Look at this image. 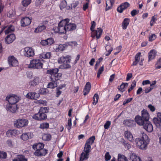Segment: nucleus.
I'll return each instance as SVG.
<instances>
[{
	"label": "nucleus",
	"instance_id": "56",
	"mask_svg": "<svg viewBox=\"0 0 161 161\" xmlns=\"http://www.w3.org/2000/svg\"><path fill=\"white\" fill-rule=\"evenodd\" d=\"M18 155V159L19 161H27V159L25 158V156L22 155Z\"/></svg>",
	"mask_w": 161,
	"mask_h": 161
},
{
	"label": "nucleus",
	"instance_id": "26",
	"mask_svg": "<svg viewBox=\"0 0 161 161\" xmlns=\"http://www.w3.org/2000/svg\"><path fill=\"white\" fill-rule=\"evenodd\" d=\"M135 120L136 122L139 125H143L146 122L140 116L137 115L136 116L135 118Z\"/></svg>",
	"mask_w": 161,
	"mask_h": 161
},
{
	"label": "nucleus",
	"instance_id": "55",
	"mask_svg": "<svg viewBox=\"0 0 161 161\" xmlns=\"http://www.w3.org/2000/svg\"><path fill=\"white\" fill-rule=\"evenodd\" d=\"M104 70V67L103 66L101 67L98 69V72L97 74V77L98 78L100 77V75L102 73Z\"/></svg>",
	"mask_w": 161,
	"mask_h": 161
},
{
	"label": "nucleus",
	"instance_id": "38",
	"mask_svg": "<svg viewBox=\"0 0 161 161\" xmlns=\"http://www.w3.org/2000/svg\"><path fill=\"white\" fill-rule=\"evenodd\" d=\"M46 28V26L45 25H40L35 29L34 32L35 33H39L45 30Z\"/></svg>",
	"mask_w": 161,
	"mask_h": 161
},
{
	"label": "nucleus",
	"instance_id": "37",
	"mask_svg": "<svg viewBox=\"0 0 161 161\" xmlns=\"http://www.w3.org/2000/svg\"><path fill=\"white\" fill-rule=\"evenodd\" d=\"M130 158L132 161H142L141 158L134 153H132L130 155Z\"/></svg>",
	"mask_w": 161,
	"mask_h": 161
},
{
	"label": "nucleus",
	"instance_id": "42",
	"mask_svg": "<svg viewBox=\"0 0 161 161\" xmlns=\"http://www.w3.org/2000/svg\"><path fill=\"white\" fill-rule=\"evenodd\" d=\"M91 149V145L86 143L85 145L84 149L83 151L85 153H89Z\"/></svg>",
	"mask_w": 161,
	"mask_h": 161
},
{
	"label": "nucleus",
	"instance_id": "14",
	"mask_svg": "<svg viewBox=\"0 0 161 161\" xmlns=\"http://www.w3.org/2000/svg\"><path fill=\"white\" fill-rule=\"evenodd\" d=\"M31 19L27 17L22 18L21 20V26H25L29 25L31 24Z\"/></svg>",
	"mask_w": 161,
	"mask_h": 161
},
{
	"label": "nucleus",
	"instance_id": "12",
	"mask_svg": "<svg viewBox=\"0 0 161 161\" xmlns=\"http://www.w3.org/2000/svg\"><path fill=\"white\" fill-rule=\"evenodd\" d=\"M143 127L147 131L151 132L153 130L152 125L149 121L145 122L143 126Z\"/></svg>",
	"mask_w": 161,
	"mask_h": 161
},
{
	"label": "nucleus",
	"instance_id": "4",
	"mask_svg": "<svg viewBox=\"0 0 161 161\" xmlns=\"http://www.w3.org/2000/svg\"><path fill=\"white\" fill-rule=\"evenodd\" d=\"M64 19L61 20L59 23L58 27L53 28V30L55 33H65L66 32V25L67 22Z\"/></svg>",
	"mask_w": 161,
	"mask_h": 161
},
{
	"label": "nucleus",
	"instance_id": "19",
	"mask_svg": "<svg viewBox=\"0 0 161 161\" xmlns=\"http://www.w3.org/2000/svg\"><path fill=\"white\" fill-rule=\"evenodd\" d=\"M123 123L125 126L129 127H132L135 125V122L133 120L130 119L124 120Z\"/></svg>",
	"mask_w": 161,
	"mask_h": 161
},
{
	"label": "nucleus",
	"instance_id": "53",
	"mask_svg": "<svg viewBox=\"0 0 161 161\" xmlns=\"http://www.w3.org/2000/svg\"><path fill=\"white\" fill-rule=\"evenodd\" d=\"M156 69H158L161 68V58H160L157 62L155 65Z\"/></svg>",
	"mask_w": 161,
	"mask_h": 161
},
{
	"label": "nucleus",
	"instance_id": "64",
	"mask_svg": "<svg viewBox=\"0 0 161 161\" xmlns=\"http://www.w3.org/2000/svg\"><path fill=\"white\" fill-rule=\"evenodd\" d=\"M46 89L41 88L39 90V92L40 94H45L46 93Z\"/></svg>",
	"mask_w": 161,
	"mask_h": 161
},
{
	"label": "nucleus",
	"instance_id": "13",
	"mask_svg": "<svg viewBox=\"0 0 161 161\" xmlns=\"http://www.w3.org/2000/svg\"><path fill=\"white\" fill-rule=\"evenodd\" d=\"M40 96L38 93L34 92H30L28 93L26 95V97L31 99H35L38 98Z\"/></svg>",
	"mask_w": 161,
	"mask_h": 161
},
{
	"label": "nucleus",
	"instance_id": "24",
	"mask_svg": "<svg viewBox=\"0 0 161 161\" xmlns=\"http://www.w3.org/2000/svg\"><path fill=\"white\" fill-rule=\"evenodd\" d=\"M146 122L148 121L149 119V115L146 110L144 109L142 111V117Z\"/></svg>",
	"mask_w": 161,
	"mask_h": 161
},
{
	"label": "nucleus",
	"instance_id": "57",
	"mask_svg": "<svg viewBox=\"0 0 161 161\" xmlns=\"http://www.w3.org/2000/svg\"><path fill=\"white\" fill-rule=\"evenodd\" d=\"M156 37L157 36L155 34H152L151 36H149V41L152 42L155 40L156 38Z\"/></svg>",
	"mask_w": 161,
	"mask_h": 161
},
{
	"label": "nucleus",
	"instance_id": "8",
	"mask_svg": "<svg viewBox=\"0 0 161 161\" xmlns=\"http://www.w3.org/2000/svg\"><path fill=\"white\" fill-rule=\"evenodd\" d=\"M6 100L8 102L9 104L16 105V103L19 101V98L17 95L10 94L6 97Z\"/></svg>",
	"mask_w": 161,
	"mask_h": 161
},
{
	"label": "nucleus",
	"instance_id": "60",
	"mask_svg": "<svg viewBox=\"0 0 161 161\" xmlns=\"http://www.w3.org/2000/svg\"><path fill=\"white\" fill-rule=\"evenodd\" d=\"M111 156L108 152H107L105 155V160L106 161H108L110 159Z\"/></svg>",
	"mask_w": 161,
	"mask_h": 161
},
{
	"label": "nucleus",
	"instance_id": "30",
	"mask_svg": "<svg viewBox=\"0 0 161 161\" xmlns=\"http://www.w3.org/2000/svg\"><path fill=\"white\" fill-rule=\"evenodd\" d=\"M40 80L38 77L35 76L33 80L29 82V85L31 86H35L40 82Z\"/></svg>",
	"mask_w": 161,
	"mask_h": 161
},
{
	"label": "nucleus",
	"instance_id": "50",
	"mask_svg": "<svg viewBox=\"0 0 161 161\" xmlns=\"http://www.w3.org/2000/svg\"><path fill=\"white\" fill-rule=\"evenodd\" d=\"M6 144L9 147H13L14 145V143L12 140L8 139L6 141Z\"/></svg>",
	"mask_w": 161,
	"mask_h": 161
},
{
	"label": "nucleus",
	"instance_id": "28",
	"mask_svg": "<svg viewBox=\"0 0 161 161\" xmlns=\"http://www.w3.org/2000/svg\"><path fill=\"white\" fill-rule=\"evenodd\" d=\"M157 52L154 50H151L148 53V61L153 59L156 55Z\"/></svg>",
	"mask_w": 161,
	"mask_h": 161
},
{
	"label": "nucleus",
	"instance_id": "33",
	"mask_svg": "<svg viewBox=\"0 0 161 161\" xmlns=\"http://www.w3.org/2000/svg\"><path fill=\"white\" fill-rule=\"evenodd\" d=\"M51 56L50 52H44L41 54L39 55V58H49Z\"/></svg>",
	"mask_w": 161,
	"mask_h": 161
},
{
	"label": "nucleus",
	"instance_id": "40",
	"mask_svg": "<svg viewBox=\"0 0 161 161\" xmlns=\"http://www.w3.org/2000/svg\"><path fill=\"white\" fill-rule=\"evenodd\" d=\"M117 161H128V160L125 155L119 154L118 155Z\"/></svg>",
	"mask_w": 161,
	"mask_h": 161
},
{
	"label": "nucleus",
	"instance_id": "39",
	"mask_svg": "<svg viewBox=\"0 0 161 161\" xmlns=\"http://www.w3.org/2000/svg\"><path fill=\"white\" fill-rule=\"evenodd\" d=\"M106 50L107 51V53H105V55L108 56L111 53L113 50V48L110 46L106 45L105 46Z\"/></svg>",
	"mask_w": 161,
	"mask_h": 161
},
{
	"label": "nucleus",
	"instance_id": "59",
	"mask_svg": "<svg viewBox=\"0 0 161 161\" xmlns=\"http://www.w3.org/2000/svg\"><path fill=\"white\" fill-rule=\"evenodd\" d=\"M111 125V122L109 121H107L104 124V127L106 129H108Z\"/></svg>",
	"mask_w": 161,
	"mask_h": 161
},
{
	"label": "nucleus",
	"instance_id": "41",
	"mask_svg": "<svg viewBox=\"0 0 161 161\" xmlns=\"http://www.w3.org/2000/svg\"><path fill=\"white\" fill-rule=\"evenodd\" d=\"M66 46V43L63 45L60 44L59 45L58 47L56 49V51L59 52L63 51Z\"/></svg>",
	"mask_w": 161,
	"mask_h": 161
},
{
	"label": "nucleus",
	"instance_id": "36",
	"mask_svg": "<svg viewBox=\"0 0 161 161\" xmlns=\"http://www.w3.org/2000/svg\"><path fill=\"white\" fill-rule=\"evenodd\" d=\"M114 0H108L106 2V10H108L111 8L114 4Z\"/></svg>",
	"mask_w": 161,
	"mask_h": 161
},
{
	"label": "nucleus",
	"instance_id": "1",
	"mask_svg": "<svg viewBox=\"0 0 161 161\" xmlns=\"http://www.w3.org/2000/svg\"><path fill=\"white\" fill-rule=\"evenodd\" d=\"M59 69L58 68L48 69L47 73L50 75V78L52 82H49L47 85V88L53 89L57 86V80H59L62 76V74L58 73Z\"/></svg>",
	"mask_w": 161,
	"mask_h": 161
},
{
	"label": "nucleus",
	"instance_id": "35",
	"mask_svg": "<svg viewBox=\"0 0 161 161\" xmlns=\"http://www.w3.org/2000/svg\"><path fill=\"white\" fill-rule=\"evenodd\" d=\"M44 145L43 144L39 143L33 145V148L34 150H39L44 149Z\"/></svg>",
	"mask_w": 161,
	"mask_h": 161
},
{
	"label": "nucleus",
	"instance_id": "45",
	"mask_svg": "<svg viewBox=\"0 0 161 161\" xmlns=\"http://www.w3.org/2000/svg\"><path fill=\"white\" fill-rule=\"evenodd\" d=\"M14 28L13 26L10 25L8 28L5 31L6 34H8L9 33L12 32L14 31Z\"/></svg>",
	"mask_w": 161,
	"mask_h": 161
},
{
	"label": "nucleus",
	"instance_id": "34",
	"mask_svg": "<svg viewBox=\"0 0 161 161\" xmlns=\"http://www.w3.org/2000/svg\"><path fill=\"white\" fill-rule=\"evenodd\" d=\"M130 19L128 18H125L122 24V27L123 29L125 30L129 25L130 22Z\"/></svg>",
	"mask_w": 161,
	"mask_h": 161
},
{
	"label": "nucleus",
	"instance_id": "9",
	"mask_svg": "<svg viewBox=\"0 0 161 161\" xmlns=\"http://www.w3.org/2000/svg\"><path fill=\"white\" fill-rule=\"evenodd\" d=\"M47 116L46 114L39 110L38 113L35 114L32 116V118L36 120H41L47 118Z\"/></svg>",
	"mask_w": 161,
	"mask_h": 161
},
{
	"label": "nucleus",
	"instance_id": "62",
	"mask_svg": "<svg viewBox=\"0 0 161 161\" xmlns=\"http://www.w3.org/2000/svg\"><path fill=\"white\" fill-rule=\"evenodd\" d=\"M141 55V53H137L135 57V60L136 61L139 62L140 59V57Z\"/></svg>",
	"mask_w": 161,
	"mask_h": 161
},
{
	"label": "nucleus",
	"instance_id": "20",
	"mask_svg": "<svg viewBox=\"0 0 161 161\" xmlns=\"http://www.w3.org/2000/svg\"><path fill=\"white\" fill-rule=\"evenodd\" d=\"M17 109L16 105L8 104L6 106V109L12 113H15Z\"/></svg>",
	"mask_w": 161,
	"mask_h": 161
},
{
	"label": "nucleus",
	"instance_id": "7",
	"mask_svg": "<svg viewBox=\"0 0 161 161\" xmlns=\"http://www.w3.org/2000/svg\"><path fill=\"white\" fill-rule=\"evenodd\" d=\"M28 123L27 119H19L14 121V126L18 128L26 126Z\"/></svg>",
	"mask_w": 161,
	"mask_h": 161
},
{
	"label": "nucleus",
	"instance_id": "44",
	"mask_svg": "<svg viewBox=\"0 0 161 161\" xmlns=\"http://www.w3.org/2000/svg\"><path fill=\"white\" fill-rule=\"evenodd\" d=\"M99 99L98 95L97 93H95L93 97V102L92 104L95 105L98 102V99Z\"/></svg>",
	"mask_w": 161,
	"mask_h": 161
},
{
	"label": "nucleus",
	"instance_id": "52",
	"mask_svg": "<svg viewBox=\"0 0 161 161\" xmlns=\"http://www.w3.org/2000/svg\"><path fill=\"white\" fill-rule=\"evenodd\" d=\"M67 46H70L72 47L76 46L77 45V42L75 41L69 42L66 43Z\"/></svg>",
	"mask_w": 161,
	"mask_h": 161
},
{
	"label": "nucleus",
	"instance_id": "32",
	"mask_svg": "<svg viewBox=\"0 0 161 161\" xmlns=\"http://www.w3.org/2000/svg\"><path fill=\"white\" fill-rule=\"evenodd\" d=\"M89 153L82 152L80 157L79 161H83L84 160L87 159L89 158Z\"/></svg>",
	"mask_w": 161,
	"mask_h": 161
},
{
	"label": "nucleus",
	"instance_id": "46",
	"mask_svg": "<svg viewBox=\"0 0 161 161\" xmlns=\"http://www.w3.org/2000/svg\"><path fill=\"white\" fill-rule=\"evenodd\" d=\"M51 138V136L50 134H44L42 137V139L44 140L47 141L50 140Z\"/></svg>",
	"mask_w": 161,
	"mask_h": 161
},
{
	"label": "nucleus",
	"instance_id": "5",
	"mask_svg": "<svg viewBox=\"0 0 161 161\" xmlns=\"http://www.w3.org/2000/svg\"><path fill=\"white\" fill-rule=\"evenodd\" d=\"M71 60V57L69 55H66L61 57L58 59V61L59 64H64V66L65 68H69L71 66L69 64Z\"/></svg>",
	"mask_w": 161,
	"mask_h": 161
},
{
	"label": "nucleus",
	"instance_id": "2",
	"mask_svg": "<svg viewBox=\"0 0 161 161\" xmlns=\"http://www.w3.org/2000/svg\"><path fill=\"white\" fill-rule=\"evenodd\" d=\"M137 146L141 149H145L148 144L149 141L147 136L144 134L141 138L136 139Z\"/></svg>",
	"mask_w": 161,
	"mask_h": 161
},
{
	"label": "nucleus",
	"instance_id": "23",
	"mask_svg": "<svg viewBox=\"0 0 161 161\" xmlns=\"http://www.w3.org/2000/svg\"><path fill=\"white\" fill-rule=\"evenodd\" d=\"M33 136L32 133L28 132L23 133L21 136V138L24 141H26L31 138Z\"/></svg>",
	"mask_w": 161,
	"mask_h": 161
},
{
	"label": "nucleus",
	"instance_id": "10",
	"mask_svg": "<svg viewBox=\"0 0 161 161\" xmlns=\"http://www.w3.org/2000/svg\"><path fill=\"white\" fill-rule=\"evenodd\" d=\"M24 55L28 57H33L34 55V50L31 47H25V48Z\"/></svg>",
	"mask_w": 161,
	"mask_h": 161
},
{
	"label": "nucleus",
	"instance_id": "51",
	"mask_svg": "<svg viewBox=\"0 0 161 161\" xmlns=\"http://www.w3.org/2000/svg\"><path fill=\"white\" fill-rule=\"evenodd\" d=\"M49 124L47 123H45L41 124L40 126V128L41 129H44L47 128L49 127Z\"/></svg>",
	"mask_w": 161,
	"mask_h": 161
},
{
	"label": "nucleus",
	"instance_id": "54",
	"mask_svg": "<svg viewBox=\"0 0 161 161\" xmlns=\"http://www.w3.org/2000/svg\"><path fill=\"white\" fill-rule=\"evenodd\" d=\"M7 153L3 151H0V158L4 159L7 157Z\"/></svg>",
	"mask_w": 161,
	"mask_h": 161
},
{
	"label": "nucleus",
	"instance_id": "63",
	"mask_svg": "<svg viewBox=\"0 0 161 161\" xmlns=\"http://www.w3.org/2000/svg\"><path fill=\"white\" fill-rule=\"evenodd\" d=\"M49 109V108L48 107H41L40 108V110L45 114V113L47 112V111Z\"/></svg>",
	"mask_w": 161,
	"mask_h": 161
},
{
	"label": "nucleus",
	"instance_id": "48",
	"mask_svg": "<svg viewBox=\"0 0 161 161\" xmlns=\"http://www.w3.org/2000/svg\"><path fill=\"white\" fill-rule=\"evenodd\" d=\"M157 20V15H155L153 16L151 18L150 21V25L151 26H153V24L156 22Z\"/></svg>",
	"mask_w": 161,
	"mask_h": 161
},
{
	"label": "nucleus",
	"instance_id": "3",
	"mask_svg": "<svg viewBox=\"0 0 161 161\" xmlns=\"http://www.w3.org/2000/svg\"><path fill=\"white\" fill-rule=\"evenodd\" d=\"M96 26V23L94 21H93L91 22V26L90 28V30L92 31L91 36L93 38H95L96 37L97 39H99L101 36L103 30L100 28H98L97 29L98 31L94 30Z\"/></svg>",
	"mask_w": 161,
	"mask_h": 161
},
{
	"label": "nucleus",
	"instance_id": "31",
	"mask_svg": "<svg viewBox=\"0 0 161 161\" xmlns=\"http://www.w3.org/2000/svg\"><path fill=\"white\" fill-rule=\"evenodd\" d=\"M128 86V83L123 82L120 86L118 87L119 90L121 92H124L125 90V88H127Z\"/></svg>",
	"mask_w": 161,
	"mask_h": 161
},
{
	"label": "nucleus",
	"instance_id": "18",
	"mask_svg": "<svg viewBox=\"0 0 161 161\" xmlns=\"http://www.w3.org/2000/svg\"><path fill=\"white\" fill-rule=\"evenodd\" d=\"M47 153V150L45 149H42L36 150L35 152L34 153V154L36 156H45Z\"/></svg>",
	"mask_w": 161,
	"mask_h": 161
},
{
	"label": "nucleus",
	"instance_id": "11",
	"mask_svg": "<svg viewBox=\"0 0 161 161\" xmlns=\"http://www.w3.org/2000/svg\"><path fill=\"white\" fill-rule=\"evenodd\" d=\"M65 20L67 22L66 25V32L75 30L76 28V25L73 23H69V20L68 19H66Z\"/></svg>",
	"mask_w": 161,
	"mask_h": 161
},
{
	"label": "nucleus",
	"instance_id": "27",
	"mask_svg": "<svg viewBox=\"0 0 161 161\" xmlns=\"http://www.w3.org/2000/svg\"><path fill=\"white\" fill-rule=\"evenodd\" d=\"M153 121L156 125H158L161 124V113L158 112L157 113V117L153 119Z\"/></svg>",
	"mask_w": 161,
	"mask_h": 161
},
{
	"label": "nucleus",
	"instance_id": "43",
	"mask_svg": "<svg viewBox=\"0 0 161 161\" xmlns=\"http://www.w3.org/2000/svg\"><path fill=\"white\" fill-rule=\"evenodd\" d=\"M95 140V137L94 136H92L90 137L86 141V143L91 145H92L93 143Z\"/></svg>",
	"mask_w": 161,
	"mask_h": 161
},
{
	"label": "nucleus",
	"instance_id": "17",
	"mask_svg": "<svg viewBox=\"0 0 161 161\" xmlns=\"http://www.w3.org/2000/svg\"><path fill=\"white\" fill-rule=\"evenodd\" d=\"M129 6L130 4L128 3L125 2L122 3L117 8V10L119 12L121 13L124 10L127 8Z\"/></svg>",
	"mask_w": 161,
	"mask_h": 161
},
{
	"label": "nucleus",
	"instance_id": "21",
	"mask_svg": "<svg viewBox=\"0 0 161 161\" xmlns=\"http://www.w3.org/2000/svg\"><path fill=\"white\" fill-rule=\"evenodd\" d=\"M54 41L52 38H49L46 40H43L41 41V43L44 46L50 45L54 43Z\"/></svg>",
	"mask_w": 161,
	"mask_h": 161
},
{
	"label": "nucleus",
	"instance_id": "22",
	"mask_svg": "<svg viewBox=\"0 0 161 161\" xmlns=\"http://www.w3.org/2000/svg\"><path fill=\"white\" fill-rule=\"evenodd\" d=\"M15 39V36L14 34H11L7 36L5 38V42L7 44L12 43Z\"/></svg>",
	"mask_w": 161,
	"mask_h": 161
},
{
	"label": "nucleus",
	"instance_id": "16",
	"mask_svg": "<svg viewBox=\"0 0 161 161\" xmlns=\"http://www.w3.org/2000/svg\"><path fill=\"white\" fill-rule=\"evenodd\" d=\"M20 134L19 131L15 130H8L6 133V136L7 137H10L12 136H15Z\"/></svg>",
	"mask_w": 161,
	"mask_h": 161
},
{
	"label": "nucleus",
	"instance_id": "6",
	"mask_svg": "<svg viewBox=\"0 0 161 161\" xmlns=\"http://www.w3.org/2000/svg\"><path fill=\"white\" fill-rule=\"evenodd\" d=\"M43 64L39 59H33L31 61L30 63L28 65L29 68L40 69L42 68Z\"/></svg>",
	"mask_w": 161,
	"mask_h": 161
},
{
	"label": "nucleus",
	"instance_id": "15",
	"mask_svg": "<svg viewBox=\"0 0 161 161\" xmlns=\"http://www.w3.org/2000/svg\"><path fill=\"white\" fill-rule=\"evenodd\" d=\"M8 61L9 65L12 66H16L18 65V61L14 56L9 57Z\"/></svg>",
	"mask_w": 161,
	"mask_h": 161
},
{
	"label": "nucleus",
	"instance_id": "61",
	"mask_svg": "<svg viewBox=\"0 0 161 161\" xmlns=\"http://www.w3.org/2000/svg\"><path fill=\"white\" fill-rule=\"evenodd\" d=\"M47 101L45 100H38L37 101V103L40 104H42L43 105H46Z\"/></svg>",
	"mask_w": 161,
	"mask_h": 161
},
{
	"label": "nucleus",
	"instance_id": "58",
	"mask_svg": "<svg viewBox=\"0 0 161 161\" xmlns=\"http://www.w3.org/2000/svg\"><path fill=\"white\" fill-rule=\"evenodd\" d=\"M72 120L71 118H69L68 120V125H67V129L69 131L71 128Z\"/></svg>",
	"mask_w": 161,
	"mask_h": 161
},
{
	"label": "nucleus",
	"instance_id": "47",
	"mask_svg": "<svg viewBox=\"0 0 161 161\" xmlns=\"http://www.w3.org/2000/svg\"><path fill=\"white\" fill-rule=\"evenodd\" d=\"M31 0H23L22 1L21 3L23 6L26 7L29 5L31 3Z\"/></svg>",
	"mask_w": 161,
	"mask_h": 161
},
{
	"label": "nucleus",
	"instance_id": "25",
	"mask_svg": "<svg viewBox=\"0 0 161 161\" xmlns=\"http://www.w3.org/2000/svg\"><path fill=\"white\" fill-rule=\"evenodd\" d=\"M91 87V85L89 82H87L83 90V94L84 95H87L89 92Z\"/></svg>",
	"mask_w": 161,
	"mask_h": 161
},
{
	"label": "nucleus",
	"instance_id": "29",
	"mask_svg": "<svg viewBox=\"0 0 161 161\" xmlns=\"http://www.w3.org/2000/svg\"><path fill=\"white\" fill-rule=\"evenodd\" d=\"M124 134L125 137L130 141L132 142L133 141V136L130 132L128 130L125 131Z\"/></svg>",
	"mask_w": 161,
	"mask_h": 161
},
{
	"label": "nucleus",
	"instance_id": "49",
	"mask_svg": "<svg viewBox=\"0 0 161 161\" xmlns=\"http://www.w3.org/2000/svg\"><path fill=\"white\" fill-rule=\"evenodd\" d=\"M67 5V2L65 0H64L61 2L60 4V7L61 10H62L65 8H66Z\"/></svg>",
	"mask_w": 161,
	"mask_h": 161
}]
</instances>
